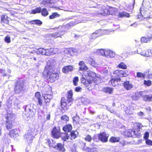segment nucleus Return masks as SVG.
I'll use <instances>...</instances> for the list:
<instances>
[{"instance_id": "6ab92c4d", "label": "nucleus", "mask_w": 152, "mask_h": 152, "mask_svg": "<svg viewBox=\"0 0 152 152\" xmlns=\"http://www.w3.org/2000/svg\"><path fill=\"white\" fill-rule=\"evenodd\" d=\"M124 88L126 90L131 89L133 87L132 85L129 81L126 80L123 83Z\"/></svg>"}, {"instance_id": "6e6552de", "label": "nucleus", "mask_w": 152, "mask_h": 152, "mask_svg": "<svg viewBox=\"0 0 152 152\" xmlns=\"http://www.w3.org/2000/svg\"><path fill=\"white\" fill-rule=\"evenodd\" d=\"M121 79L120 78H116L112 76L109 82V83L112 86H116L121 83Z\"/></svg>"}, {"instance_id": "dca6fc26", "label": "nucleus", "mask_w": 152, "mask_h": 152, "mask_svg": "<svg viewBox=\"0 0 152 152\" xmlns=\"http://www.w3.org/2000/svg\"><path fill=\"white\" fill-rule=\"evenodd\" d=\"M78 64L80 66L79 67V70L81 71H87L88 69V68L83 61H80L78 63Z\"/></svg>"}, {"instance_id": "f3484780", "label": "nucleus", "mask_w": 152, "mask_h": 152, "mask_svg": "<svg viewBox=\"0 0 152 152\" xmlns=\"http://www.w3.org/2000/svg\"><path fill=\"white\" fill-rule=\"evenodd\" d=\"M72 129V127L70 124H66L62 128L63 130L66 133L70 132Z\"/></svg>"}, {"instance_id": "6e6d98bb", "label": "nucleus", "mask_w": 152, "mask_h": 152, "mask_svg": "<svg viewBox=\"0 0 152 152\" xmlns=\"http://www.w3.org/2000/svg\"><path fill=\"white\" fill-rule=\"evenodd\" d=\"M45 55L50 56L51 55V48H50L45 49Z\"/></svg>"}, {"instance_id": "c03bdc74", "label": "nucleus", "mask_w": 152, "mask_h": 152, "mask_svg": "<svg viewBox=\"0 0 152 152\" xmlns=\"http://www.w3.org/2000/svg\"><path fill=\"white\" fill-rule=\"evenodd\" d=\"M59 16V15L57 12H54L52 13V15H50L49 16V18L50 19H53Z\"/></svg>"}, {"instance_id": "9d476101", "label": "nucleus", "mask_w": 152, "mask_h": 152, "mask_svg": "<svg viewBox=\"0 0 152 152\" xmlns=\"http://www.w3.org/2000/svg\"><path fill=\"white\" fill-rule=\"evenodd\" d=\"M108 135L105 132H100L99 134V140L102 142H107L108 141Z\"/></svg>"}, {"instance_id": "58836bf2", "label": "nucleus", "mask_w": 152, "mask_h": 152, "mask_svg": "<svg viewBox=\"0 0 152 152\" xmlns=\"http://www.w3.org/2000/svg\"><path fill=\"white\" fill-rule=\"evenodd\" d=\"M143 98L146 101H151L152 100V95H144Z\"/></svg>"}, {"instance_id": "e433bc0d", "label": "nucleus", "mask_w": 152, "mask_h": 152, "mask_svg": "<svg viewBox=\"0 0 152 152\" xmlns=\"http://www.w3.org/2000/svg\"><path fill=\"white\" fill-rule=\"evenodd\" d=\"M41 13L42 15L44 17H46L48 15V12L45 8L41 9Z\"/></svg>"}, {"instance_id": "4468645a", "label": "nucleus", "mask_w": 152, "mask_h": 152, "mask_svg": "<svg viewBox=\"0 0 152 152\" xmlns=\"http://www.w3.org/2000/svg\"><path fill=\"white\" fill-rule=\"evenodd\" d=\"M73 67L72 65H67L63 67L62 69V72L64 73H68L72 71Z\"/></svg>"}, {"instance_id": "412c9836", "label": "nucleus", "mask_w": 152, "mask_h": 152, "mask_svg": "<svg viewBox=\"0 0 152 152\" xmlns=\"http://www.w3.org/2000/svg\"><path fill=\"white\" fill-rule=\"evenodd\" d=\"M85 60L87 63L89 64L92 66H95L96 65L95 61L91 57H86Z\"/></svg>"}, {"instance_id": "c756f323", "label": "nucleus", "mask_w": 152, "mask_h": 152, "mask_svg": "<svg viewBox=\"0 0 152 152\" xmlns=\"http://www.w3.org/2000/svg\"><path fill=\"white\" fill-rule=\"evenodd\" d=\"M143 126L142 125L141 123L138 122H135L134 124L133 128L135 129L138 130L141 129Z\"/></svg>"}, {"instance_id": "4c0bfd02", "label": "nucleus", "mask_w": 152, "mask_h": 152, "mask_svg": "<svg viewBox=\"0 0 152 152\" xmlns=\"http://www.w3.org/2000/svg\"><path fill=\"white\" fill-rule=\"evenodd\" d=\"M61 121H64L65 123L68 122L69 120V117L66 115H62L60 118Z\"/></svg>"}, {"instance_id": "c9c22d12", "label": "nucleus", "mask_w": 152, "mask_h": 152, "mask_svg": "<svg viewBox=\"0 0 152 152\" xmlns=\"http://www.w3.org/2000/svg\"><path fill=\"white\" fill-rule=\"evenodd\" d=\"M56 147L60 151H64L65 150L64 145L62 143H58L56 145Z\"/></svg>"}, {"instance_id": "b1692460", "label": "nucleus", "mask_w": 152, "mask_h": 152, "mask_svg": "<svg viewBox=\"0 0 152 152\" xmlns=\"http://www.w3.org/2000/svg\"><path fill=\"white\" fill-rule=\"evenodd\" d=\"M15 122L12 121H5V127L8 130L12 129L13 127V124Z\"/></svg>"}, {"instance_id": "052dcab7", "label": "nucleus", "mask_w": 152, "mask_h": 152, "mask_svg": "<svg viewBox=\"0 0 152 152\" xmlns=\"http://www.w3.org/2000/svg\"><path fill=\"white\" fill-rule=\"evenodd\" d=\"M35 24L38 26H40L42 24V22L38 19L35 20Z\"/></svg>"}, {"instance_id": "69168bd1", "label": "nucleus", "mask_w": 152, "mask_h": 152, "mask_svg": "<svg viewBox=\"0 0 152 152\" xmlns=\"http://www.w3.org/2000/svg\"><path fill=\"white\" fill-rule=\"evenodd\" d=\"M146 144L149 145H152V141L149 139L145 140Z\"/></svg>"}, {"instance_id": "bb28decb", "label": "nucleus", "mask_w": 152, "mask_h": 152, "mask_svg": "<svg viewBox=\"0 0 152 152\" xmlns=\"http://www.w3.org/2000/svg\"><path fill=\"white\" fill-rule=\"evenodd\" d=\"M103 91L106 93L111 94L113 91V88L110 87H105L103 88Z\"/></svg>"}, {"instance_id": "e2e57ef3", "label": "nucleus", "mask_w": 152, "mask_h": 152, "mask_svg": "<svg viewBox=\"0 0 152 152\" xmlns=\"http://www.w3.org/2000/svg\"><path fill=\"white\" fill-rule=\"evenodd\" d=\"M4 41L7 43H10L11 42L10 37L9 36H7L5 37Z\"/></svg>"}, {"instance_id": "5701e85b", "label": "nucleus", "mask_w": 152, "mask_h": 152, "mask_svg": "<svg viewBox=\"0 0 152 152\" xmlns=\"http://www.w3.org/2000/svg\"><path fill=\"white\" fill-rule=\"evenodd\" d=\"M60 137L63 142H65L69 138V136L67 133L61 132L60 134Z\"/></svg>"}, {"instance_id": "a18cd8bd", "label": "nucleus", "mask_w": 152, "mask_h": 152, "mask_svg": "<svg viewBox=\"0 0 152 152\" xmlns=\"http://www.w3.org/2000/svg\"><path fill=\"white\" fill-rule=\"evenodd\" d=\"M81 101L82 103L85 105L89 103V100L88 99L84 97H82L81 98Z\"/></svg>"}, {"instance_id": "393cba45", "label": "nucleus", "mask_w": 152, "mask_h": 152, "mask_svg": "<svg viewBox=\"0 0 152 152\" xmlns=\"http://www.w3.org/2000/svg\"><path fill=\"white\" fill-rule=\"evenodd\" d=\"M35 111H34L32 109H29L25 114L27 117L31 118L35 115Z\"/></svg>"}, {"instance_id": "f03ea898", "label": "nucleus", "mask_w": 152, "mask_h": 152, "mask_svg": "<svg viewBox=\"0 0 152 152\" xmlns=\"http://www.w3.org/2000/svg\"><path fill=\"white\" fill-rule=\"evenodd\" d=\"M87 75L88 78L86 79L84 77H83L81 79V82L84 85L86 86H88L94 82H97V79L98 78L95 73L90 72L87 73Z\"/></svg>"}, {"instance_id": "09e8293b", "label": "nucleus", "mask_w": 152, "mask_h": 152, "mask_svg": "<svg viewBox=\"0 0 152 152\" xmlns=\"http://www.w3.org/2000/svg\"><path fill=\"white\" fill-rule=\"evenodd\" d=\"M51 55L58 53V49L57 48H51Z\"/></svg>"}, {"instance_id": "0eeeda50", "label": "nucleus", "mask_w": 152, "mask_h": 152, "mask_svg": "<svg viewBox=\"0 0 152 152\" xmlns=\"http://www.w3.org/2000/svg\"><path fill=\"white\" fill-rule=\"evenodd\" d=\"M23 82L20 81H17L14 88V91L16 93H19L23 89Z\"/></svg>"}, {"instance_id": "7c9ffc66", "label": "nucleus", "mask_w": 152, "mask_h": 152, "mask_svg": "<svg viewBox=\"0 0 152 152\" xmlns=\"http://www.w3.org/2000/svg\"><path fill=\"white\" fill-rule=\"evenodd\" d=\"M114 53L111 50H106L105 54V56L112 58L114 57Z\"/></svg>"}, {"instance_id": "39448f33", "label": "nucleus", "mask_w": 152, "mask_h": 152, "mask_svg": "<svg viewBox=\"0 0 152 152\" xmlns=\"http://www.w3.org/2000/svg\"><path fill=\"white\" fill-rule=\"evenodd\" d=\"M63 32V31H60L59 32H56L49 34L46 37V42L51 44H53V39L58 37H61L62 35L61 33Z\"/></svg>"}, {"instance_id": "0e129e2a", "label": "nucleus", "mask_w": 152, "mask_h": 152, "mask_svg": "<svg viewBox=\"0 0 152 152\" xmlns=\"http://www.w3.org/2000/svg\"><path fill=\"white\" fill-rule=\"evenodd\" d=\"M149 137V133L148 132H145L144 136L143 137V138L144 139L146 140L147 139H148V138Z\"/></svg>"}, {"instance_id": "cd10ccee", "label": "nucleus", "mask_w": 152, "mask_h": 152, "mask_svg": "<svg viewBox=\"0 0 152 152\" xmlns=\"http://www.w3.org/2000/svg\"><path fill=\"white\" fill-rule=\"evenodd\" d=\"M102 35V31L100 30H96L95 32H94L92 34V37L94 38L100 37Z\"/></svg>"}, {"instance_id": "f257e3e1", "label": "nucleus", "mask_w": 152, "mask_h": 152, "mask_svg": "<svg viewBox=\"0 0 152 152\" xmlns=\"http://www.w3.org/2000/svg\"><path fill=\"white\" fill-rule=\"evenodd\" d=\"M52 68L51 66L47 65L45 66L43 73V75L47 77L48 81L51 83L57 80L59 77L58 73L51 72Z\"/></svg>"}, {"instance_id": "423d86ee", "label": "nucleus", "mask_w": 152, "mask_h": 152, "mask_svg": "<svg viewBox=\"0 0 152 152\" xmlns=\"http://www.w3.org/2000/svg\"><path fill=\"white\" fill-rule=\"evenodd\" d=\"M61 129L59 126H54L51 132V136L54 138L58 139L60 137Z\"/></svg>"}, {"instance_id": "a19ab883", "label": "nucleus", "mask_w": 152, "mask_h": 152, "mask_svg": "<svg viewBox=\"0 0 152 152\" xmlns=\"http://www.w3.org/2000/svg\"><path fill=\"white\" fill-rule=\"evenodd\" d=\"M45 49L42 48H40L37 50V52L38 54L45 55Z\"/></svg>"}, {"instance_id": "7ed1b4c3", "label": "nucleus", "mask_w": 152, "mask_h": 152, "mask_svg": "<svg viewBox=\"0 0 152 152\" xmlns=\"http://www.w3.org/2000/svg\"><path fill=\"white\" fill-rule=\"evenodd\" d=\"M140 15H137V18L140 20L152 18L150 15V11L148 8L142 7L140 8Z\"/></svg>"}, {"instance_id": "603ef678", "label": "nucleus", "mask_w": 152, "mask_h": 152, "mask_svg": "<svg viewBox=\"0 0 152 152\" xmlns=\"http://www.w3.org/2000/svg\"><path fill=\"white\" fill-rule=\"evenodd\" d=\"M137 77L138 78L142 77L143 78H145V75L144 73L141 72H137Z\"/></svg>"}, {"instance_id": "f8f14e48", "label": "nucleus", "mask_w": 152, "mask_h": 152, "mask_svg": "<svg viewBox=\"0 0 152 152\" xmlns=\"http://www.w3.org/2000/svg\"><path fill=\"white\" fill-rule=\"evenodd\" d=\"M152 40V34H148L146 37H141L140 41L142 43H147Z\"/></svg>"}, {"instance_id": "4d7b16f0", "label": "nucleus", "mask_w": 152, "mask_h": 152, "mask_svg": "<svg viewBox=\"0 0 152 152\" xmlns=\"http://www.w3.org/2000/svg\"><path fill=\"white\" fill-rule=\"evenodd\" d=\"M68 53L71 55L72 53L76 52L75 49L73 48H69L67 49Z\"/></svg>"}, {"instance_id": "20e7f679", "label": "nucleus", "mask_w": 152, "mask_h": 152, "mask_svg": "<svg viewBox=\"0 0 152 152\" xmlns=\"http://www.w3.org/2000/svg\"><path fill=\"white\" fill-rule=\"evenodd\" d=\"M72 103H68L66 102V100L64 97H62L60 101L61 110L63 113H65L67 111L69 107Z\"/></svg>"}, {"instance_id": "9b49d317", "label": "nucleus", "mask_w": 152, "mask_h": 152, "mask_svg": "<svg viewBox=\"0 0 152 152\" xmlns=\"http://www.w3.org/2000/svg\"><path fill=\"white\" fill-rule=\"evenodd\" d=\"M35 97L37 99V105L38 106L39 105L40 106H42L43 104V101L40 92H36L35 94Z\"/></svg>"}, {"instance_id": "774afa93", "label": "nucleus", "mask_w": 152, "mask_h": 152, "mask_svg": "<svg viewBox=\"0 0 152 152\" xmlns=\"http://www.w3.org/2000/svg\"><path fill=\"white\" fill-rule=\"evenodd\" d=\"M0 72L1 74H3V75L4 76H6V74H5V70L3 69H0Z\"/></svg>"}, {"instance_id": "338daca9", "label": "nucleus", "mask_w": 152, "mask_h": 152, "mask_svg": "<svg viewBox=\"0 0 152 152\" xmlns=\"http://www.w3.org/2000/svg\"><path fill=\"white\" fill-rule=\"evenodd\" d=\"M71 150L72 152H77L76 148L75 146H73L71 148Z\"/></svg>"}, {"instance_id": "72a5a7b5", "label": "nucleus", "mask_w": 152, "mask_h": 152, "mask_svg": "<svg viewBox=\"0 0 152 152\" xmlns=\"http://www.w3.org/2000/svg\"><path fill=\"white\" fill-rule=\"evenodd\" d=\"M130 15L129 13L123 11L119 13L118 16L119 18H123L124 17H127L129 18L130 17Z\"/></svg>"}, {"instance_id": "ddd939ff", "label": "nucleus", "mask_w": 152, "mask_h": 152, "mask_svg": "<svg viewBox=\"0 0 152 152\" xmlns=\"http://www.w3.org/2000/svg\"><path fill=\"white\" fill-rule=\"evenodd\" d=\"M73 93L72 90H71L68 91L67 95V101L68 103H72L73 101V99L72 98Z\"/></svg>"}, {"instance_id": "f704fd0d", "label": "nucleus", "mask_w": 152, "mask_h": 152, "mask_svg": "<svg viewBox=\"0 0 152 152\" xmlns=\"http://www.w3.org/2000/svg\"><path fill=\"white\" fill-rule=\"evenodd\" d=\"M41 8L40 7H38L32 10L31 11V13L32 14L39 13H41Z\"/></svg>"}, {"instance_id": "680f3d73", "label": "nucleus", "mask_w": 152, "mask_h": 152, "mask_svg": "<svg viewBox=\"0 0 152 152\" xmlns=\"http://www.w3.org/2000/svg\"><path fill=\"white\" fill-rule=\"evenodd\" d=\"M135 4V0H133L132 3H130L129 6V8L131 10H132L134 7V5Z\"/></svg>"}, {"instance_id": "a878e982", "label": "nucleus", "mask_w": 152, "mask_h": 152, "mask_svg": "<svg viewBox=\"0 0 152 152\" xmlns=\"http://www.w3.org/2000/svg\"><path fill=\"white\" fill-rule=\"evenodd\" d=\"M121 138L119 137H111L109 139V141L112 143H115L119 142Z\"/></svg>"}, {"instance_id": "c85d7f7f", "label": "nucleus", "mask_w": 152, "mask_h": 152, "mask_svg": "<svg viewBox=\"0 0 152 152\" xmlns=\"http://www.w3.org/2000/svg\"><path fill=\"white\" fill-rule=\"evenodd\" d=\"M132 130L131 129H129L126 130L124 132L125 136L128 137H132L133 136L132 134Z\"/></svg>"}, {"instance_id": "1a4fd4ad", "label": "nucleus", "mask_w": 152, "mask_h": 152, "mask_svg": "<svg viewBox=\"0 0 152 152\" xmlns=\"http://www.w3.org/2000/svg\"><path fill=\"white\" fill-rule=\"evenodd\" d=\"M4 117L6 120V121L15 122L16 119V116L15 114L12 112H7L5 115Z\"/></svg>"}, {"instance_id": "49530a36", "label": "nucleus", "mask_w": 152, "mask_h": 152, "mask_svg": "<svg viewBox=\"0 0 152 152\" xmlns=\"http://www.w3.org/2000/svg\"><path fill=\"white\" fill-rule=\"evenodd\" d=\"M24 138L27 140V141H32V136L29 134H26L24 136Z\"/></svg>"}, {"instance_id": "ea45409f", "label": "nucleus", "mask_w": 152, "mask_h": 152, "mask_svg": "<svg viewBox=\"0 0 152 152\" xmlns=\"http://www.w3.org/2000/svg\"><path fill=\"white\" fill-rule=\"evenodd\" d=\"M72 120L74 123L77 124L79 123L80 121L79 117L77 114H76L75 116L73 117Z\"/></svg>"}, {"instance_id": "2f4dec72", "label": "nucleus", "mask_w": 152, "mask_h": 152, "mask_svg": "<svg viewBox=\"0 0 152 152\" xmlns=\"http://www.w3.org/2000/svg\"><path fill=\"white\" fill-rule=\"evenodd\" d=\"M113 76L114 77H122L121 70H116L113 72Z\"/></svg>"}, {"instance_id": "aec40b11", "label": "nucleus", "mask_w": 152, "mask_h": 152, "mask_svg": "<svg viewBox=\"0 0 152 152\" xmlns=\"http://www.w3.org/2000/svg\"><path fill=\"white\" fill-rule=\"evenodd\" d=\"M18 134V130L16 129H13L10 130L9 133L10 136L12 138H15Z\"/></svg>"}, {"instance_id": "79ce46f5", "label": "nucleus", "mask_w": 152, "mask_h": 152, "mask_svg": "<svg viewBox=\"0 0 152 152\" xmlns=\"http://www.w3.org/2000/svg\"><path fill=\"white\" fill-rule=\"evenodd\" d=\"M52 95H47L45 94L44 98L45 99V102L46 104L47 102H49L51 98V96Z\"/></svg>"}, {"instance_id": "473e14b6", "label": "nucleus", "mask_w": 152, "mask_h": 152, "mask_svg": "<svg viewBox=\"0 0 152 152\" xmlns=\"http://www.w3.org/2000/svg\"><path fill=\"white\" fill-rule=\"evenodd\" d=\"M45 91L46 92L45 94H47V95H53V93L52 91V88L49 85L46 86L45 88Z\"/></svg>"}, {"instance_id": "5fc2aeb1", "label": "nucleus", "mask_w": 152, "mask_h": 152, "mask_svg": "<svg viewBox=\"0 0 152 152\" xmlns=\"http://www.w3.org/2000/svg\"><path fill=\"white\" fill-rule=\"evenodd\" d=\"M128 72L127 70H122L121 74L122 77H126L128 75Z\"/></svg>"}, {"instance_id": "4be33fe9", "label": "nucleus", "mask_w": 152, "mask_h": 152, "mask_svg": "<svg viewBox=\"0 0 152 152\" xmlns=\"http://www.w3.org/2000/svg\"><path fill=\"white\" fill-rule=\"evenodd\" d=\"M46 140L50 147L55 148H56V142L53 140L51 139H47Z\"/></svg>"}, {"instance_id": "a211bd4d", "label": "nucleus", "mask_w": 152, "mask_h": 152, "mask_svg": "<svg viewBox=\"0 0 152 152\" xmlns=\"http://www.w3.org/2000/svg\"><path fill=\"white\" fill-rule=\"evenodd\" d=\"M78 134V132L76 130L71 131L69 135L70 139L72 140L75 139L77 137Z\"/></svg>"}, {"instance_id": "de8ad7c7", "label": "nucleus", "mask_w": 152, "mask_h": 152, "mask_svg": "<svg viewBox=\"0 0 152 152\" xmlns=\"http://www.w3.org/2000/svg\"><path fill=\"white\" fill-rule=\"evenodd\" d=\"M84 140L86 141L90 142L92 140V137L90 135L87 134L84 138Z\"/></svg>"}, {"instance_id": "2eb2a0df", "label": "nucleus", "mask_w": 152, "mask_h": 152, "mask_svg": "<svg viewBox=\"0 0 152 152\" xmlns=\"http://www.w3.org/2000/svg\"><path fill=\"white\" fill-rule=\"evenodd\" d=\"M1 23L5 24H9L10 20L9 18L5 15H3L1 16Z\"/></svg>"}, {"instance_id": "bf43d9fd", "label": "nucleus", "mask_w": 152, "mask_h": 152, "mask_svg": "<svg viewBox=\"0 0 152 152\" xmlns=\"http://www.w3.org/2000/svg\"><path fill=\"white\" fill-rule=\"evenodd\" d=\"M125 113L128 115H131L133 114L132 112L130 110V109L127 108L125 110Z\"/></svg>"}, {"instance_id": "864d4df0", "label": "nucleus", "mask_w": 152, "mask_h": 152, "mask_svg": "<svg viewBox=\"0 0 152 152\" xmlns=\"http://www.w3.org/2000/svg\"><path fill=\"white\" fill-rule=\"evenodd\" d=\"M92 139L95 142H99V134H97L94 135L93 136Z\"/></svg>"}, {"instance_id": "13d9d810", "label": "nucleus", "mask_w": 152, "mask_h": 152, "mask_svg": "<svg viewBox=\"0 0 152 152\" xmlns=\"http://www.w3.org/2000/svg\"><path fill=\"white\" fill-rule=\"evenodd\" d=\"M106 50L103 49H101L99 50V53L101 55L105 56Z\"/></svg>"}, {"instance_id": "8fccbe9b", "label": "nucleus", "mask_w": 152, "mask_h": 152, "mask_svg": "<svg viewBox=\"0 0 152 152\" xmlns=\"http://www.w3.org/2000/svg\"><path fill=\"white\" fill-rule=\"evenodd\" d=\"M143 84L147 86H149L152 84L151 81L150 80H145L144 81Z\"/></svg>"}, {"instance_id": "37998d69", "label": "nucleus", "mask_w": 152, "mask_h": 152, "mask_svg": "<svg viewBox=\"0 0 152 152\" xmlns=\"http://www.w3.org/2000/svg\"><path fill=\"white\" fill-rule=\"evenodd\" d=\"M119 68L125 69L127 68L126 65L123 62H121L117 66Z\"/></svg>"}, {"instance_id": "3c124183", "label": "nucleus", "mask_w": 152, "mask_h": 152, "mask_svg": "<svg viewBox=\"0 0 152 152\" xmlns=\"http://www.w3.org/2000/svg\"><path fill=\"white\" fill-rule=\"evenodd\" d=\"M79 81V78L78 77H75L73 79V85L75 86H77V83Z\"/></svg>"}]
</instances>
